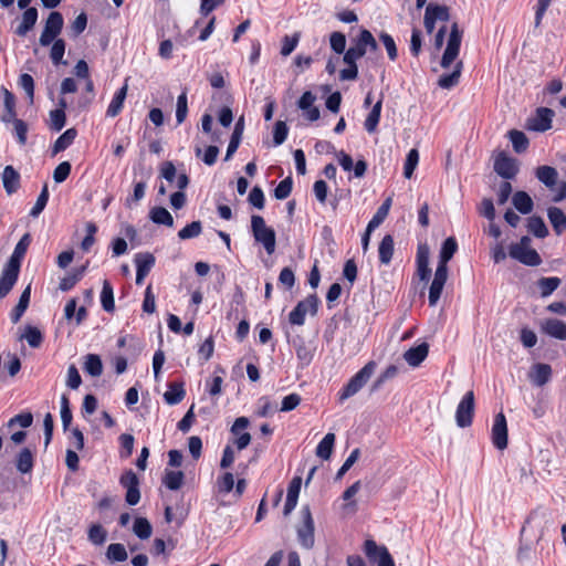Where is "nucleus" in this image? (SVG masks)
Instances as JSON below:
<instances>
[{
	"instance_id": "obj_1",
	"label": "nucleus",
	"mask_w": 566,
	"mask_h": 566,
	"mask_svg": "<svg viewBox=\"0 0 566 566\" xmlns=\"http://www.w3.org/2000/svg\"><path fill=\"white\" fill-rule=\"evenodd\" d=\"M377 42L370 31L364 29L355 40L354 44L344 53L343 61L347 67L339 72L342 81H354L358 76L356 61L363 57L367 51H376Z\"/></svg>"
},
{
	"instance_id": "obj_2",
	"label": "nucleus",
	"mask_w": 566,
	"mask_h": 566,
	"mask_svg": "<svg viewBox=\"0 0 566 566\" xmlns=\"http://www.w3.org/2000/svg\"><path fill=\"white\" fill-rule=\"evenodd\" d=\"M251 229L255 241L264 247L268 254H272L275 251L274 230L265 224L261 216H252Z\"/></svg>"
},
{
	"instance_id": "obj_3",
	"label": "nucleus",
	"mask_w": 566,
	"mask_h": 566,
	"mask_svg": "<svg viewBox=\"0 0 566 566\" xmlns=\"http://www.w3.org/2000/svg\"><path fill=\"white\" fill-rule=\"evenodd\" d=\"M509 253L511 258L525 265L536 266L542 262L539 254L531 248V239L528 237H523L520 242L511 244Z\"/></svg>"
},
{
	"instance_id": "obj_4",
	"label": "nucleus",
	"mask_w": 566,
	"mask_h": 566,
	"mask_svg": "<svg viewBox=\"0 0 566 566\" xmlns=\"http://www.w3.org/2000/svg\"><path fill=\"white\" fill-rule=\"evenodd\" d=\"M375 369V361L367 363L356 375L349 379L343 391L339 394V400L344 401L356 395L374 375Z\"/></svg>"
},
{
	"instance_id": "obj_5",
	"label": "nucleus",
	"mask_w": 566,
	"mask_h": 566,
	"mask_svg": "<svg viewBox=\"0 0 566 566\" xmlns=\"http://www.w3.org/2000/svg\"><path fill=\"white\" fill-rule=\"evenodd\" d=\"M462 41V32L459 30L458 23L451 25L450 35L447 48L441 59V66L448 69L458 57Z\"/></svg>"
},
{
	"instance_id": "obj_6",
	"label": "nucleus",
	"mask_w": 566,
	"mask_h": 566,
	"mask_svg": "<svg viewBox=\"0 0 566 566\" xmlns=\"http://www.w3.org/2000/svg\"><path fill=\"white\" fill-rule=\"evenodd\" d=\"M63 17L57 11H52L46 21L44 29L40 35L39 42L42 46L50 45L63 29Z\"/></svg>"
},
{
	"instance_id": "obj_7",
	"label": "nucleus",
	"mask_w": 566,
	"mask_h": 566,
	"mask_svg": "<svg viewBox=\"0 0 566 566\" xmlns=\"http://www.w3.org/2000/svg\"><path fill=\"white\" fill-rule=\"evenodd\" d=\"M317 297L310 295L305 300L297 303L294 310L289 315V321L293 325H303L306 314L315 315L317 312Z\"/></svg>"
},
{
	"instance_id": "obj_8",
	"label": "nucleus",
	"mask_w": 566,
	"mask_h": 566,
	"mask_svg": "<svg viewBox=\"0 0 566 566\" xmlns=\"http://www.w3.org/2000/svg\"><path fill=\"white\" fill-rule=\"evenodd\" d=\"M301 514L303 521L297 528V536L301 545L308 549L314 545V520L308 506H304Z\"/></svg>"
},
{
	"instance_id": "obj_9",
	"label": "nucleus",
	"mask_w": 566,
	"mask_h": 566,
	"mask_svg": "<svg viewBox=\"0 0 566 566\" xmlns=\"http://www.w3.org/2000/svg\"><path fill=\"white\" fill-rule=\"evenodd\" d=\"M474 415V394L468 391L460 403L458 405L455 412V421L460 428H467L471 426Z\"/></svg>"
},
{
	"instance_id": "obj_10",
	"label": "nucleus",
	"mask_w": 566,
	"mask_h": 566,
	"mask_svg": "<svg viewBox=\"0 0 566 566\" xmlns=\"http://www.w3.org/2000/svg\"><path fill=\"white\" fill-rule=\"evenodd\" d=\"M518 168V161L503 151L494 158V171L504 179H513L517 175Z\"/></svg>"
},
{
	"instance_id": "obj_11",
	"label": "nucleus",
	"mask_w": 566,
	"mask_h": 566,
	"mask_svg": "<svg viewBox=\"0 0 566 566\" xmlns=\"http://www.w3.org/2000/svg\"><path fill=\"white\" fill-rule=\"evenodd\" d=\"M555 113L548 107H538L535 115L527 120V128L535 132H546L552 128Z\"/></svg>"
},
{
	"instance_id": "obj_12",
	"label": "nucleus",
	"mask_w": 566,
	"mask_h": 566,
	"mask_svg": "<svg viewBox=\"0 0 566 566\" xmlns=\"http://www.w3.org/2000/svg\"><path fill=\"white\" fill-rule=\"evenodd\" d=\"M120 484L126 489V502L130 505L137 504L140 499L138 476L132 470H128L122 475Z\"/></svg>"
},
{
	"instance_id": "obj_13",
	"label": "nucleus",
	"mask_w": 566,
	"mask_h": 566,
	"mask_svg": "<svg viewBox=\"0 0 566 566\" xmlns=\"http://www.w3.org/2000/svg\"><path fill=\"white\" fill-rule=\"evenodd\" d=\"M492 441L493 444L503 450L507 447V424L505 416L500 412L494 418V423L492 427Z\"/></svg>"
},
{
	"instance_id": "obj_14",
	"label": "nucleus",
	"mask_w": 566,
	"mask_h": 566,
	"mask_svg": "<svg viewBox=\"0 0 566 566\" xmlns=\"http://www.w3.org/2000/svg\"><path fill=\"white\" fill-rule=\"evenodd\" d=\"M552 367L548 364L537 363L531 367L530 380L537 387L546 385L552 378Z\"/></svg>"
},
{
	"instance_id": "obj_15",
	"label": "nucleus",
	"mask_w": 566,
	"mask_h": 566,
	"mask_svg": "<svg viewBox=\"0 0 566 566\" xmlns=\"http://www.w3.org/2000/svg\"><path fill=\"white\" fill-rule=\"evenodd\" d=\"M541 331L556 339L566 340V323L557 318H546L541 322Z\"/></svg>"
},
{
	"instance_id": "obj_16",
	"label": "nucleus",
	"mask_w": 566,
	"mask_h": 566,
	"mask_svg": "<svg viewBox=\"0 0 566 566\" xmlns=\"http://www.w3.org/2000/svg\"><path fill=\"white\" fill-rule=\"evenodd\" d=\"M429 256V247L426 243L419 244L417 250V274L421 281H428L431 273Z\"/></svg>"
},
{
	"instance_id": "obj_17",
	"label": "nucleus",
	"mask_w": 566,
	"mask_h": 566,
	"mask_svg": "<svg viewBox=\"0 0 566 566\" xmlns=\"http://www.w3.org/2000/svg\"><path fill=\"white\" fill-rule=\"evenodd\" d=\"M19 269L6 264L0 275V298L9 294L19 276Z\"/></svg>"
},
{
	"instance_id": "obj_18",
	"label": "nucleus",
	"mask_w": 566,
	"mask_h": 566,
	"mask_svg": "<svg viewBox=\"0 0 566 566\" xmlns=\"http://www.w3.org/2000/svg\"><path fill=\"white\" fill-rule=\"evenodd\" d=\"M316 96L307 91L303 93L297 103L298 108L304 112V116L311 122H315L319 118V109L313 105Z\"/></svg>"
},
{
	"instance_id": "obj_19",
	"label": "nucleus",
	"mask_w": 566,
	"mask_h": 566,
	"mask_svg": "<svg viewBox=\"0 0 566 566\" xmlns=\"http://www.w3.org/2000/svg\"><path fill=\"white\" fill-rule=\"evenodd\" d=\"M429 345L427 343H422L416 347L409 348L403 354V359L411 367H418L428 356Z\"/></svg>"
},
{
	"instance_id": "obj_20",
	"label": "nucleus",
	"mask_w": 566,
	"mask_h": 566,
	"mask_svg": "<svg viewBox=\"0 0 566 566\" xmlns=\"http://www.w3.org/2000/svg\"><path fill=\"white\" fill-rule=\"evenodd\" d=\"M2 184L8 195L14 193L20 186V175L12 166H6L2 171Z\"/></svg>"
},
{
	"instance_id": "obj_21",
	"label": "nucleus",
	"mask_w": 566,
	"mask_h": 566,
	"mask_svg": "<svg viewBox=\"0 0 566 566\" xmlns=\"http://www.w3.org/2000/svg\"><path fill=\"white\" fill-rule=\"evenodd\" d=\"M38 21V10L36 8H27L22 14V20L18 25L15 33L19 36H24L30 30L33 29Z\"/></svg>"
},
{
	"instance_id": "obj_22",
	"label": "nucleus",
	"mask_w": 566,
	"mask_h": 566,
	"mask_svg": "<svg viewBox=\"0 0 566 566\" xmlns=\"http://www.w3.org/2000/svg\"><path fill=\"white\" fill-rule=\"evenodd\" d=\"M536 178L547 188L553 189L558 179V171L552 166H539L535 170Z\"/></svg>"
},
{
	"instance_id": "obj_23",
	"label": "nucleus",
	"mask_w": 566,
	"mask_h": 566,
	"mask_svg": "<svg viewBox=\"0 0 566 566\" xmlns=\"http://www.w3.org/2000/svg\"><path fill=\"white\" fill-rule=\"evenodd\" d=\"M30 244V235L29 234H24L20 241L17 243L14 250H13V253L12 255L10 256L9 261H8V265L10 266H15L17 269L20 270V265H21V261L28 250V247Z\"/></svg>"
},
{
	"instance_id": "obj_24",
	"label": "nucleus",
	"mask_w": 566,
	"mask_h": 566,
	"mask_svg": "<svg viewBox=\"0 0 566 566\" xmlns=\"http://www.w3.org/2000/svg\"><path fill=\"white\" fill-rule=\"evenodd\" d=\"M186 396L182 382H171L168 385L167 391L164 394L166 403L174 406L179 403Z\"/></svg>"
},
{
	"instance_id": "obj_25",
	"label": "nucleus",
	"mask_w": 566,
	"mask_h": 566,
	"mask_svg": "<svg viewBox=\"0 0 566 566\" xmlns=\"http://www.w3.org/2000/svg\"><path fill=\"white\" fill-rule=\"evenodd\" d=\"M30 297H31V285L29 284L21 293L18 304L11 312L10 316H11L12 323H18L20 321V318L22 317V315L24 314V312L27 311V308L29 306Z\"/></svg>"
},
{
	"instance_id": "obj_26",
	"label": "nucleus",
	"mask_w": 566,
	"mask_h": 566,
	"mask_svg": "<svg viewBox=\"0 0 566 566\" xmlns=\"http://www.w3.org/2000/svg\"><path fill=\"white\" fill-rule=\"evenodd\" d=\"M462 61H458L452 73L444 74L439 77L438 85L444 90H450L458 85L462 72Z\"/></svg>"
},
{
	"instance_id": "obj_27",
	"label": "nucleus",
	"mask_w": 566,
	"mask_h": 566,
	"mask_svg": "<svg viewBox=\"0 0 566 566\" xmlns=\"http://www.w3.org/2000/svg\"><path fill=\"white\" fill-rule=\"evenodd\" d=\"M126 94H127V85L125 84L115 93L113 99L111 101V103L107 107L106 116L115 117L120 113V111L123 108L124 101L126 98Z\"/></svg>"
},
{
	"instance_id": "obj_28",
	"label": "nucleus",
	"mask_w": 566,
	"mask_h": 566,
	"mask_svg": "<svg viewBox=\"0 0 566 566\" xmlns=\"http://www.w3.org/2000/svg\"><path fill=\"white\" fill-rule=\"evenodd\" d=\"M513 206L523 214H527L533 210V200L525 191H517L512 198Z\"/></svg>"
},
{
	"instance_id": "obj_29",
	"label": "nucleus",
	"mask_w": 566,
	"mask_h": 566,
	"mask_svg": "<svg viewBox=\"0 0 566 566\" xmlns=\"http://www.w3.org/2000/svg\"><path fill=\"white\" fill-rule=\"evenodd\" d=\"M33 463L34 460L31 450L28 448L22 449L17 457V470L22 474L30 473L33 469Z\"/></svg>"
},
{
	"instance_id": "obj_30",
	"label": "nucleus",
	"mask_w": 566,
	"mask_h": 566,
	"mask_svg": "<svg viewBox=\"0 0 566 566\" xmlns=\"http://www.w3.org/2000/svg\"><path fill=\"white\" fill-rule=\"evenodd\" d=\"M243 127H244V122H243V118L241 117V118H239V120L235 124L230 143L228 145L226 160H229L232 157V155L237 151V149L241 143Z\"/></svg>"
},
{
	"instance_id": "obj_31",
	"label": "nucleus",
	"mask_w": 566,
	"mask_h": 566,
	"mask_svg": "<svg viewBox=\"0 0 566 566\" xmlns=\"http://www.w3.org/2000/svg\"><path fill=\"white\" fill-rule=\"evenodd\" d=\"M77 135V132L75 128H69L66 129L54 143L52 153L53 155H56L63 150H65L69 146L72 145L75 137Z\"/></svg>"
},
{
	"instance_id": "obj_32",
	"label": "nucleus",
	"mask_w": 566,
	"mask_h": 566,
	"mask_svg": "<svg viewBox=\"0 0 566 566\" xmlns=\"http://www.w3.org/2000/svg\"><path fill=\"white\" fill-rule=\"evenodd\" d=\"M547 217L549 222L552 223L555 232L560 234L564 228L566 227V216L562 211V209L557 207H551L547 210Z\"/></svg>"
},
{
	"instance_id": "obj_33",
	"label": "nucleus",
	"mask_w": 566,
	"mask_h": 566,
	"mask_svg": "<svg viewBox=\"0 0 566 566\" xmlns=\"http://www.w3.org/2000/svg\"><path fill=\"white\" fill-rule=\"evenodd\" d=\"M379 260L382 264H388L394 254V239L387 234L382 238L378 247Z\"/></svg>"
},
{
	"instance_id": "obj_34",
	"label": "nucleus",
	"mask_w": 566,
	"mask_h": 566,
	"mask_svg": "<svg viewBox=\"0 0 566 566\" xmlns=\"http://www.w3.org/2000/svg\"><path fill=\"white\" fill-rule=\"evenodd\" d=\"M149 218L157 224H164L167 227L174 226V218L170 212L163 207H155L149 212Z\"/></svg>"
},
{
	"instance_id": "obj_35",
	"label": "nucleus",
	"mask_w": 566,
	"mask_h": 566,
	"mask_svg": "<svg viewBox=\"0 0 566 566\" xmlns=\"http://www.w3.org/2000/svg\"><path fill=\"white\" fill-rule=\"evenodd\" d=\"M335 443V434L327 433L316 448V455L323 460H328L332 455L333 447Z\"/></svg>"
},
{
	"instance_id": "obj_36",
	"label": "nucleus",
	"mask_w": 566,
	"mask_h": 566,
	"mask_svg": "<svg viewBox=\"0 0 566 566\" xmlns=\"http://www.w3.org/2000/svg\"><path fill=\"white\" fill-rule=\"evenodd\" d=\"M560 279L556 276L541 277L537 281V286L539 289L541 296L548 297L560 285Z\"/></svg>"
},
{
	"instance_id": "obj_37",
	"label": "nucleus",
	"mask_w": 566,
	"mask_h": 566,
	"mask_svg": "<svg viewBox=\"0 0 566 566\" xmlns=\"http://www.w3.org/2000/svg\"><path fill=\"white\" fill-rule=\"evenodd\" d=\"M509 137H510V140L512 143V146H513V149L521 154V153H524L527 147H528V139L526 137V135L521 132V130H516V129H512L509 132Z\"/></svg>"
},
{
	"instance_id": "obj_38",
	"label": "nucleus",
	"mask_w": 566,
	"mask_h": 566,
	"mask_svg": "<svg viewBox=\"0 0 566 566\" xmlns=\"http://www.w3.org/2000/svg\"><path fill=\"white\" fill-rule=\"evenodd\" d=\"M84 369L93 377H98L103 373V364L99 356L88 354L85 358Z\"/></svg>"
},
{
	"instance_id": "obj_39",
	"label": "nucleus",
	"mask_w": 566,
	"mask_h": 566,
	"mask_svg": "<svg viewBox=\"0 0 566 566\" xmlns=\"http://www.w3.org/2000/svg\"><path fill=\"white\" fill-rule=\"evenodd\" d=\"M381 104H382V101L379 99L374 105V107L371 108L370 113L368 114V116L365 120L364 125L368 133H374L377 128V125H378L379 118H380Z\"/></svg>"
},
{
	"instance_id": "obj_40",
	"label": "nucleus",
	"mask_w": 566,
	"mask_h": 566,
	"mask_svg": "<svg viewBox=\"0 0 566 566\" xmlns=\"http://www.w3.org/2000/svg\"><path fill=\"white\" fill-rule=\"evenodd\" d=\"M527 229L537 238H545L548 234L544 220L537 216H533L528 219Z\"/></svg>"
},
{
	"instance_id": "obj_41",
	"label": "nucleus",
	"mask_w": 566,
	"mask_h": 566,
	"mask_svg": "<svg viewBox=\"0 0 566 566\" xmlns=\"http://www.w3.org/2000/svg\"><path fill=\"white\" fill-rule=\"evenodd\" d=\"M21 338H24L33 348L40 347L43 342V335L41 331L34 326H27Z\"/></svg>"
},
{
	"instance_id": "obj_42",
	"label": "nucleus",
	"mask_w": 566,
	"mask_h": 566,
	"mask_svg": "<svg viewBox=\"0 0 566 566\" xmlns=\"http://www.w3.org/2000/svg\"><path fill=\"white\" fill-rule=\"evenodd\" d=\"M52 48H51V52H50V57L52 60V62L55 64V65H59V64H66L65 61H63V56H64V53H65V42L64 40L62 39H56L52 42Z\"/></svg>"
},
{
	"instance_id": "obj_43",
	"label": "nucleus",
	"mask_w": 566,
	"mask_h": 566,
	"mask_svg": "<svg viewBox=\"0 0 566 566\" xmlns=\"http://www.w3.org/2000/svg\"><path fill=\"white\" fill-rule=\"evenodd\" d=\"M102 306L106 312H113L115 308L113 289L109 282L104 281L102 293H101Z\"/></svg>"
},
{
	"instance_id": "obj_44",
	"label": "nucleus",
	"mask_w": 566,
	"mask_h": 566,
	"mask_svg": "<svg viewBox=\"0 0 566 566\" xmlns=\"http://www.w3.org/2000/svg\"><path fill=\"white\" fill-rule=\"evenodd\" d=\"M458 244L453 237L444 240L440 251V262L448 263L457 252Z\"/></svg>"
},
{
	"instance_id": "obj_45",
	"label": "nucleus",
	"mask_w": 566,
	"mask_h": 566,
	"mask_svg": "<svg viewBox=\"0 0 566 566\" xmlns=\"http://www.w3.org/2000/svg\"><path fill=\"white\" fill-rule=\"evenodd\" d=\"M106 557L109 562H123L127 558V552L123 544H111L107 547Z\"/></svg>"
},
{
	"instance_id": "obj_46",
	"label": "nucleus",
	"mask_w": 566,
	"mask_h": 566,
	"mask_svg": "<svg viewBox=\"0 0 566 566\" xmlns=\"http://www.w3.org/2000/svg\"><path fill=\"white\" fill-rule=\"evenodd\" d=\"M49 126L54 132H60L66 122L65 112L63 109H52L49 114Z\"/></svg>"
},
{
	"instance_id": "obj_47",
	"label": "nucleus",
	"mask_w": 566,
	"mask_h": 566,
	"mask_svg": "<svg viewBox=\"0 0 566 566\" xmlns=\"http://www.w3.org/2000/svg\"><path fill=\"white\" fill-rule=\"evenodd\" d=\"M419 163V153L417 149H411L406 158L405 166H403V176L407 179H410L412 177V174L415 169L417 168Z\"/></svg>"
},
{
	"instance_id": "obj_48",
	"label": "nucleus",
	"mask_w": 566,
	"mask_h": 566,
	"mask_svg": "<svg viewBox=\"0 0 566 566\" xmlns=\"http://www.w3.org/2000/svg\"><path fill=\"white\" fill-rule=\"evenodd\" d=\"M202 231L201 222L200 221H192L191 223L187 224L185 228H182L178 232V237L181 240L192 239L198 237Z\"/></svg>"
},
{
	"instance_id": "obj_49",
	"label": "nucleus",
	"mask_w": 566,
	"mask_h": 566,
	"mask_svg": "<svg viewBox=\"0 0 566 566\" xmlns=\"http://www.w3.org/2000/svg\"><path fill=\"white\" fill-rule=\"evenodd\" d=\"M19 85L20 87L25 92L29 101H30V104L33 103V98H34V81H33V77L28 74V73H23L20 75L19 77Z\"/></svg>"
},
{
	"instance_id": "obj_50",
	"label": "nucleus",
	"mask_w": 566,
	"mask_h": 566,
	"mask_svg": "<svg viewBox=\"0 0 566 566\" xmlns=\"http://www.w3.org/2000/svg\"><path fill=\"white\" fill-rule=\"evenodd\" d=\"M188 114V102H187V94L182 93L177 98V105H176V119L177 124L180 125L185 122Z\"/></svg>"
},
{
	"instance_id": "obj_51",
	"label": "nucleus",
	"mask_w": 566,
	"mask_h": 566,
	"mask_svg": "<svg viewBox=\"0 0 566 566\" xmlns=\"http://www.w3.org/2000/svg\"><path fill=\"white\" fill-rule=\"evenodd\" d=\"M49 200V190L48 185H44L41 193L39 195L35 205L30 211V216L36 218L45 208Z\"/></svg>"
},
{
	"instance_id": "obj_52",
	"label": "nucleus",
	"mask_w": 566,
	"mask_h": 566,
	"mask_svg": "<svg viewBox=\"0 0 566 566\" xmlns=\"http://www.w3.org/2000/svg\"><path fill=\"white\" fill-rule=\"evenodd\" d=\"M184 482V473L181 471H169L165 475V484L170 490H178Z\"/></svg>"
},
{
	"instance_id": "obj_53",
	"label": "nucleus",
	"mask_w": 566,
	"mask_h": 566,
	"mask_svg": "<svg viewBox=\"0 0 566 566\" xmlns=\"http://www.w3.org/2000/svg\"><path fill=\"white\" fill-rule=\"evenodd\" d=\"M329 43L333 51L337 54H342L345 52L346 36L342 32H333L329 36Z\"/></svg>"
},
{
	"instance_id": "obj_54",
	"label": "nucleus",
	"mask_w": 566,
	"mask_h": 566,
	"mask_svg": "<svg viewBox=\"0 0 566 566\" xmlns=\"http://www.w3.org/2000/svg\"><path fill=\"white\" fill-rule=\"evenodd\" d=\"M379 39L385 45L389 59L395 61L398 56V51L394 38L390 34L382 32L380 33Z\"/></svg>"
},
{
	"instance_id": "obj_55",
	"label": "nucleus",
	"mask_w": 566,
	"mask_h": 566,
	"mask_svg": "<svg viewBox=\"0 0 566 566\" xmlns=\"http://www.w3.org/2000/svg\"><path fill=\"white\" fill-rule=\"evenodd\" d=\"M61 420L64 430H67L72 422V411L69 399L65 395L61 397Z\"/></svg>"
},
{
	"instance_id": "obj_56",
	"label": "nucleus",
	"mask_w": 566,
	"mask_h": 566,
	"mask_svg": "<svg viewBox=\"0 0 566 566\" xmlns=\"http://www.w3.org/2000/svg\"><path fill=\"white\" fill-rule=\"evenodd\" d=\"M292 186H293V182H292L291 177H287V178L283 179L282 181H280V184L276 186V188L274 190L275 198L279 200H283V199L287 198L292 191Z\"/></svg>"
},
{
	"instance_id": "obj_57",
	"label": "nucleus",
	"mask_w": 566,
	"mask_h": 566,
	"mask_svg": "<svg viewBox=\"0 0 566 566\" xmlns=\"http://www.w3.org/2000/svg\"><path fill=\"white\" fill-rule=\"evenodd\" d=\"M218 490L221 493H229L234 488V476L231 472H226L217 481Z\"/></svg>"
},
{
	"instance_id": "obj_58",
	"label": "nucleus",
	"mask_w": 566,
	"mask_h": 566,
	"mask_svg": "<svg viewBox=\"0 0 566 566\" xmlns=\"http://www.w3.org/2000/svg\"><path fill=\"white\" fill-rule=\"evenodd\" d=\"M107 533L101 525H93L88 531V538L95 545H102L106 541Z\"/></svg>"
},
{
	"instance_id": "obj_59",
	"label": "nucleus",
	"mask_w": 566,
	"mask_h": 566,
	"mask_svg": "<svg viewBox=\"0 0 566 566\" xmlns=\"http://www.w3.org/2000/svg\"><path fill=\"white\" fill-rule=\"evenodd\" d=\"M287 126L284 122L279 120L275 123L273 130V142L276 146L283 144L287 137Z\"/></svg>"
},
{
	"instance_id": "obj_60",
	"label": "nucleus",
	"mask_w": 566,
	"mask_h": 566,
	"mask_svg": "<svg viewBox=\"0 0 566 566\" xmlns=\"http://www.w3.org/2000/svg\"><path fill=\"white\" fill-rule=\"evenodd\" d=\"M300 40V34L295 33L292 36L285 35L282 42L281 54L283 56L290 55L296 48Z\"/></svg>"
},
{
	"instance_id": "obj_61",
	"label": "nucleus",
	"mask_w": 566,
	"mask_h": 566,
	"mask_svg": "<svg viewBox=\"0 0 566 566\" xmlns=\"http://www.w3.org/2000/svg\"><path fill=\"white\" fill-rule=\"evenodd\" d=\"M119 442H120V447H122L120 457L122 458H128L132 454V452H133L134 437L132 434H128V433H123L119 437Z\"/></svg>"
},
{
	"instance_id": "obj_62",
	"label": "nucleus",
	"mask_w": 566,
	"mask_h": 566,
	"mask_svg": "<svg viewBox=\"0 0 566 566\" xmlns=\"http://www.w3.org/2000/svg\"><path fill=\"white\" fill-rule=\"evenodd\" d=\"M71 172V164L69 161H63L57 165V167L53 171V179L55 182H63Z\"/></svg>"
},
{
	"instance_id": "obj_63",
	"label": "nucleus",
	"mask_w": 566,
	"mask_h": 566,
	"mask_svg": "<svg viewBox=\"0 0 566 566\" xmlns=\"http://www.w3.org/2000/svg\"><path fill=\"white\" fill-rule=\"evenodd\" d=\"M426 9H431V17L437 21H448L450 18L449 8L440 4H428Z\"/></svg>"
},
{
	"instance_id": "obj_64",
	"label": "nucleus",
	"mask_w": 566,
	"mask_h": 566,
	"mask_svg": "<svg viewBox=\"0 0 566 566\" xmlns=\"http://www.w3.org/2000/svg\"><path fill=\"white\" fill-rule=\"evenodd\" d=\"M446 283L439 282V281H432L429 290V304L430 306H434L442 293L443 286Z\"/></svg>"
}]
</instances>
